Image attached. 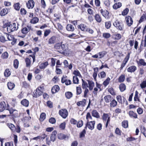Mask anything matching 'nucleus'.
<instances>
[{
    "label": "nucleus",
    "mask_w": 146,
    "mask_h": 146,
    "mask_svg": "<svg viewBox=\"0 0 146 146\" xmlns=\"http://www.w3.org/2000/svg\"><path fill=\"white\" fill-rule=\"evenodd\" d=\"M18 23L16 24L15 23H13L12 24L11 23H8L7 26L8 32L10 33L17 30L18 28Z\"/></svg>",
    "instance_id": "obj_1"
},
{
    "label": "nucleus",
    "mask_w": 146,
    "mask_h": 146,
    "mask_svg": "<svg viewBox=\"0 0 146 146\" xmlns=\"http://www.w3.org/2000/svg\"><path fill=\"white\" fill-rule=\"evenodd\" d=\"M113 25L118 30L121 31L123 29V24L122 22L121 21L116 20L114 22Z\"/></svg>",
    "instance_id": "obj_2"
},
{
    "label": "nucleus",
    "mask_w": 146,
    "mask_h": 146,
    "mask_svg": "<svg viewBox=\"0 0 146 146\" xmlns=\"http://www.w3.org/2000/svg\"><path fill=\"white\" fill-rule=\"evenodd\" d=\"M43 87H38L36 90V91L33 92V97L37 98L40 96L42 94V89Z\"/></svg>",
    "instance_id": "obj_3"
},
{
    "label": "nucleus",
    "mask_w": 146,
    "mask_h": 146,
    "mask_svg": "<svg viewBox=\"0 0 146 146\" xmlns=\"http://www.w3.org/2000/svg\"><path fill=\"white\" fill-rule=\"evenodd\" d=\"M95 124V122L94 121L90 122L88 121L86 124L85 129H87V127H88L89 129L92 130L94 128Z\"/></svg>",
    "instance_id": "obj_4"
},
{
    "label": "nucleus",
    "mask_w": 146,
    "mask_h": 146,
    "mask_svg": "<svg viewBox=\"0 0 146 146\" xmlns=\"http://www.w3.org/2000/svg\"><path fill=\"white\" fill-rule=\"evenodd\" d=\"M100 12L103 16L106 19H108L110 18L109 12L108 11L102 9L100 10Z\"/></svg>",
    "instance_id": "obj_5"
},
{
    "label": "nucleus",
    "mask_w": 146,
    "mask_h": 146,
    "mask_svg": "<svg viewBox=\"0 0 146 146\" xmlns=\"http://www.w3.org/2000/svg\"><path fill=\"white\" fill-rule=\"evenodd\" d=\"M59 115L64 118H66L68 115V112L67 110H60Z\"/></svg>",
    "instance_id": "obj_6"
},
{
    "label": "nucleus",
    "mask_w": 146,
    "mask_h": 146,
    "mask_svg": "<svg viewBox=\"0 0 146 146\" xmlns=\"http://www.w3.org/2000/svg\"><path fill=\"white\" fill-rule=\"evenodd\" d=\"M35 2L33 0H30L26 3L27 7L29 9H33L34 7Z\"/></svg>",
    "instance_id": "obj_7"
},
{
    "label": "nucleus",
    "mask_w": 146,
    "mask_h": 146,
    "mask_svg": "<svg viewBox=\"0 0 146 146\" xmlns=\"http://www.w3.org/2000/svg\"><path fill=\"white\" fill-rule=\"evenodd\" d=\"M57 37L55 36H53L50 38L48 40V44H53L57 42Z\"/></svg>",
    "instance_id": "obj_8"
},
{
    "label": "nucleus",
    "mask_w": 146,
    "mask_h": 146,
    "mask_svg": "<svg viewBox=\"0 0 146 146\" xmlns=\"http://www.w3.org/2000/svg\"><path fill=\"white\" fill-rule=\"evenodd\" d=\"M125 20L127 24L129 26H130L133 24V21L131 17L129 16L125 17Z\"/></svg>",
    "instance_id": "obj_9"
},
{
    "label": "nucleus",
    "mask_w": 146,
    "mask_h": 146,
    "mask_svg": "<svg viewBox=\"0 0 146 146\" xmlns=\"http://www.w3.org/2000/svg\"><path fill=\"white\" fill-rule=\"evenodd\" d=\"M117 100L118 102L121 104H122L123 101V102H125L126 104H127V102L125 99L123 97H122L121 96L119 95L116 97Z\"/></svg>",
    "instance_id": "obj_10"
},
{
    "label": "nucleus",
    "mask_w": 146,
    "mask_h": 146,
    "mask_svg": "<svg viewBox=\"0 0 146 146\" xmlns=\"http://www.w3.org/2000/svg\"><path fill=\"white\" fill-rule=\"evenodd\" d=\"M58 138L61 140L63 139L65 140L68 139V135H66L63 133H60L58 135Z\"/></svg>",
    "instance_id": "obj_11"
},
{
    "label": "nucleus",
    "mask_w": 146,
    "mask_h": 146,
    "mask_svg": "<svg viewBox=\"0 0 146 146\" xmlns=\"http://www.w3.org/2000/svg\"><path fill=\"white\" fill-rule=\"evenodd\" d=\"M31 27L30 26H28L26 27L23 28L21 30L22 33L24 34L27 33L29 31Z\"/></svg>",
    "instance_id": "obj_12"
},
{
    "label": "nucleus",
    "mask_w": 146,
    "mask_h": 146,
    "mask_svg": "<svg viewBox=\"0 0 146 146\" xmlns=\"http://www.w3.org/2000/svg\"><path fill=\"white\" fill-rule=\"evenodd\" d=\"M61 82L62 83H65L66 85L70 84L71 83V81L69 80H67L66 78L63 77L61 79Z\"/></svg>",
    "instance_id": "obj_13"
},
{
    "label": "nucleus",
    "mask_w": 146,
    "mask_h": 146,
    "mask_svg": "<svg viewBox=\"0 0 146 146\" xmlns=\"http://www.w3.org/2000/svg\"><path fill=\"white\" fill-rule=\"evenodd\" d=\"M60 90L59 86L58 85H55L52 88L51 91L53 94H54L58 92Z\"/></svg>",
    "instance_id": "obj_14"
},
{
    "label": "nucleus",
    "mask_w": 146,
    "mask_h": 146,
    "mask_svg": "<svg viewBox=\"0 0 146 146\" xmlns=\"http://www.w3.org/2000/svg\"><path fill=\"white\" fill-rule=\"evenodd\" d=\"M57 134V132L56 131H53L50 136V140L52 142L54 141L56 139V135Z\"/></svg>",
    "instance_id": "obj_15"
},
{
    "label": "nucleus",
    "mask_w": 146,
    "mask_h": 146,
    "mask_svg": "<svg viewBox=\"0 0 146 146\" xmlns=\"http://www.w3.org/2000/svg\"><path fill=\"white\" fill-rule=\"evenodd\" d=\"M88 82V84L89 86V90L90 91L92 90L93 88V87L95 86V84L94 82L90 80H87Z\"/></svg>",
    "instance_id": "obj_16"
},
{
    "label": "nucleus",
    "mask_w": 146,
    "mask_h": 146,
    "mask_svg": "<svg viewBox=\"0 0 146 146\" xmlns=\"http://www.w3.org/2000/svg\"><path fill=\"white\" fill-rule=\"evenodd\" d=\"M8 13L7 9L4 8L0 11V15L1 16H3L7 15Z\"/></svg>",
    "instance_id": "obj_17"
},
{
    "label": "nucleus",
    "mask_w": 146,
    "mask_h": 146,
    "mask_svg": "<svg viewBox=\"0 0 146 146\" xmlns=\"http://www.w3.org/2000/svg\"><path fill=\"white\" fill-rule=\"evenodd\" d=\"M113 36L114 39L115 40H119L121 37V36L120 34L116 33L114 34Z\"/></svg>",
    "instance_id": "obj_18"
},
{
    "label": "nucleus",
    "mask_w": 146,
    "mask_h": 146,
    "mask_svg": "<svg viewBox=\"0 0 146 146\" xmlns=\"http://www.w3.org/2000/svg\"><path fill=\"white\" fill-rule=\"evenodd\" d=\"M136 70V67L134 66H132L127 68V70L129 72H132L135 71Z\"/></svg>",
    "instance_id": "obj_19"
},
{
    "label": "nucleus",
    "mask_w": 146,
    "mask_h": 146,
    "mask_svg": "<svg viewBox=\"0 0 146 146\" xmlns=\"http://www.w3.org/2000/svg\"><path fill=\"white\" fill-rule=\"evenodd\" d=\"M66 29L67 31H73L74 30V28L73 26L70 24H68L67 25Z\"/></svg>",
    "instance_id": "obj_20"
},
{
    "label": "nucleus",
    "mask_w": 146,
    "mask_h": 146,
    "mask_svg": "<svg viewBox=\"0 0 146 146\" xmlns=\"http://www.w3.org/2000/svg\"><path fill=\"white\" fill-rule=\"evenodd\" d=\"M78 29H81L82 31H86L87 29L86 25L84 24H81L78 26Z\"/></svg>",
    "instance_id": "obj_21"
},
{
    "label": "nucleus",
    "mask_w": 146,
    "mask_h": 146,
    "mask_svg": "<svg viewBox=\"0 0 146 146\" xmlns=\"http://www.w3.org/2000/svg\"><path fill=\"white\" fill-rule=\"evenodd\" d=\"M21 104L23 106L27 107L29 105V102L26 99H24L21 102Z\"/></svg>",
    "instance_id": "obj_22"
},
{
    "label": "nucleus",
    "mask_w": 146,
    "mask_h": 146,
    "mask_svg": "<svg viewBox=\"0 0 146 146\" xmlns=\"http://www.w3.org/2000/svg\"><path fill=\"white\" fill-rule=\"evenodd\" d=\"M122 5L121 3V2H118L115 3L113 6V9H116L120 7Z\"/></svg>",
    "instance_id": "obj_23"
},
{
    "label": "nucleus",
    "mask_w": 146,
    "mask_h": 146,
    "mask_svg": "<svg viewBox=\"0 0 146 146\" xmlns=\"http://www.w3.org/2000/svg\"><path fill=\"white\" fill-rule=\"evenodd\" d=\"M104 99L106 103H108L111 102L112 98L111 96L108 95L104 97Z\"/></svg>",
    "instance_id": "obj_24"
},
{
    "label": "nucleus",
    "mask_w": 146,
    "mask_h": 146,
    "mask_svg": "<svg viewBox=\"0 0 146 146\" xmlns=\"http://www.w3.org/2000/svg\"><path fill=\"white\" fill-rule=\"evenodd\" d=\"M26 66L27 67H30L31 66V61L30 59L28 58H27L25 59Z\"/></svg>",
    "instance_id": "obj_25"
},
{
    "label": "nucleus",
    "mask_w": 146,
    "mask_h": 146,
    "mask_svg": "<svg viewBox=\"0 0 146 146\" xmlns=\"http://www.w3.org/2000/svg\"><path fill=\"white\" fill-rule=\"evenodd\" d=\"M92 115L94 117L97 118H99L100 115L99 113L96 110H93L92 112Z\"/></svg>",
    "instance_id": "obj_26"
},
{
    "label": "nucleus",
    "mask_w": 146,
    "mask_h": 146,
    "mask_svg": "<svg viewBox=\"0 0 146 146\" xmlns=\"http://www.w3.org/2000/svg\"><path fill=\"white\" fill-rule=\"evenodd\" d=\"M86 100L85 99L83 100L82 101L78 102L77 103V105L78 106H81L82 107L84 106L86 104Z\"/></svg>",
    "instance_id": "obj_27"
},
{
    "label": "nucleus",
    "mask_w": 146,
    "mask_h": 146,
    "mask_svg": "<svg viewBox=\"0 0 146 146\" xmlns=\"http://www.w3.org/2000/svg\"><path fill=\"white\" fill-rule=\"evenodd\" d=\"M15 84L11 82H8L7 86L8 88L10 90H12L15 87Z\"/></svg>",
    "instance_id": "obj_28"
},
{
    "label": "nucleus",
    "mask_w": 146,
    "mask_h": 146,
    "mask_svg": "<svg viewBox=\"0 0 146 146\" xmlns=\"http://www.w3.org/2000/svg\"><path fill=\"white\" fill-rule=\"evenodd\" d=\"M65 95L67 98L70 99L72 96L73 94L71 92H67L65 93Z\"/></svg>",
    "instance_id": "obj_29"
},
{
    "label": "nucleus",
    "mask_w": 146,
    "mask_h": 146,
    "mask_svg": "<svg viewBox=\"0 0 146 146\" xmlns=\"http://www.w3.org/2000/svg\"><path fill=\"white\" fill-rule=\"evenodd\" d=\"M119 88L121 92L124 91L126 89V86L124 84H121L119 86Z\"/></svg>",
    "instance_id": "obj_30"
},
{
    "label": "nucleus",
    "mask_w": 146,
    "mask_h": 146,
    "mask_svg": "<svg viewBox=\"0 0 146 146\" xmlns=\"http://www.w3.org/2000/svg\"><path fill=\"white\" fill-rule=\"evenodd\" d=\"M48 65V63L47 62H45L41 64L39 66V67L40 69H42L44 68Z\"/></svg>",
    "instance_id": "obj_31"
},
{
    "label": "nucleus",
    "mask_w": 146,
    "mask_h": 146,
    "mask_svg": "<svg viewBox=\"0 0 146 146\" xmlns=\"http://www.w3.org/2000/svg\"><path fill=\"white\" fill-rule=\"evenodd\" d=\"M7 126L12 131H13L15 129V126L13 124L11 123H8L7 124Z\"/></svg>",
    "instance_id": "obj_32"
},
{
    "label": "nucleus",
    "mask_w": 146,
    "mask_h": 146,
    "mask_svg": "<svg viewBox=\"0 0 146 146\" xmlns=\"http://www.w3.org/2000/svg\"><path fill=\"white\" fill-rule=\"evenodd\" d=\"M117 104L116 101L115 100H113L110 103V106L111 107H114Z\"/></svg>",
    "instance_id": "obj_33"
},
{
    "label": "nucleus",
    "mask_w": 146,
    "mask_h": 146,
    "mask_svg": "<svg viewBox=\"0 0 146 146\" xmlns=\"http://www.w3.org/2000/svg\"><path fill=\"white\" fill-rule=\"evenodd\" d=\"M129 114L131 117L135 118H136L137 117V114L134 113L133 111H130L129 112Z\"/></svg>",
    "instance_id": "obj_34"
},
{
    "label": "nucleus",
    "mask_w": 146,
    "mask_h": 146,
    "mask_svg": "<svg viewBox=\"0 0 146 146\" xmlns=\"http://www.w3.org/2000/svg\"><path fill=\"white\" fill-rule=\"evenodd\" d=\"M4 76L6 77L9 76L11 74V72L9 69H6L4 72Z\"/></svg>",
    "instance_id": "obj_35"
},
{
    "label": "nucleus",
    "mask_w": 146,
    "mask_h": 146,
    "mask_svg": "<svg viewBox=\"0 0 146 146\" xmlns=\"http://www.w3.org/2000/svg\"><path fill=\"white\" fill-rule=\"evenodd\" d=\"M122 125L125 128H127L128 127V122L127 121H124L122 122Z\"/></svg>",
    "instance_id": "obj_36"
},
{
    "label": "nucleus",
    "mask_w": 146,
    "mask_h": 146,
    "mask_svg": "<svg viewBox=\"0 0 146 146\" xmlns=\"http://www.w3.org/2000/svg\"><path fill=\"white\" fill-rule=\"evenodd\" d=\"M19 5L20 3H17L14 4L13 5L14 9L16 10L19 11L20 7Z\"/></svg>",
    "instance_id": "obj_37"
},
{
    "label": "nucleus",
    "mask_w": 146,
    "mask_h": 146,
    "mask_svg": "<svg viewBox=\"0 0 146 146\" xmlns=\"http://www.w3.org/2000/svg\"><path fill=\"white\" fill-rule=\"evenodd\" d=\"M73 82L74 84H78L79 83V79L76 76H73Z\"/></svg>",
    "instance_id": "obj_38"
},
{
    "label": "nucleus",
    "mask_w": 146,
    "mask_h": 146,
    "mask_svg": "<svg viewBox=\"0 0 146 146\" xmlns=\"http://www.w3.org/2000/svg\"><path fill=\"white\" fill-rule=\"evenodd\" d=\"M99 77H100L101 78H105L106 76L105 72L104 71H102L100 72L98 74Z\"/></svg>",
    "instance_id": "obj_39"
},
{
    "label": "nucleus",
    "mask_w": 146,
    "mask_h": 146,
    "mask_svg": "<svg viewBox=\"0 0 146 146\" xmlns=\"http://www.w3.org/2000/svg\"><path fill=\"white\" fill-rule=\"evenodd\" d=\"M98 54H99V58H101L104 57L106 54V52L104 51L100 52L98 53Z\"/></svg>",
    "instance_id": "obj_40"
},
{
    "label": "nucleus",
    "mask_w": 146,
    "mask_h": 146,
    "mask_svg": "<svg viewBox=\"0 0 146 146\" xmlns=\"http://www.w3.org/2000/svg\"><path fill=\"white\" fill-rule=\"evenodd\" d=\"M95 18L96 20L98 22L100 23L101 22V18L99 15L96 14L95 16Z\"/></svg>",
    "instance_id": "obj_41"
},
{
    "label": "nucleus",
    "mask_w": 146,
    "mask_h": 146,
    "mask_svg": "<svg viewBox=\"0 0 146 146\" xmlns=\"http://www.w3.org/2000/svg\"><path fill=\"white\" fill-rule=\"evenodd\" d=\"M73 74L75 75V76H78L79 77H81V75L80 72L78 70H74L73 72Z\"/></svg>",
    "instance_id": "obj_42"
},
{
    "label": "nucleus",
    "mask_w": 146,
    "mask_h": 146,
    "mask_svg": "<svg viewBox=\"0 0 146 146\" xmlns=\"http://www.w3.org/2000/svg\"><path fill=\"white\" fill-rule=\"evenodd\" d=\"M125 76L124 75H121L118 78V81L119 82H122L124 81Z\"/></svg>",
    "instance_id": "obj_43"
},
{
    "label": "nucleus",
    "mask_w": 146,
    "mask_h": 146,
    "mask_svg": "<svg viewBox=\"0 0 146 146\" xmlns=\"http://www.w3.org/2000/svg\"><path fill=\"white\" fill-rule=\"evenodd\" d=\"M46 114L45 113H42L40 115V120L41 121H42L45 118Z\"/></svg>",
    "instance_id": "obj_44"
},
{
    "label": "nucleus",
    "mask_w": 146,
    "mask_h": 146,
    "mask_svg": "<svg viewBox=\"0 0 146 146\" xmlns=\"http://www.w3.org/2000/svg\"><path fill=\"white\" fill-rule=\"evenodd\" d=\"M38 21V19L36 17L33 18L31 21V22L32 23L34 24L37 23Z\"/></svg>",
    "instance_id": "obj_45"
},
{
    "label": "nucleus",
    "mask_w": 146,
    "mask_h": 146,
    "mask_svg": "<svg viewBox=\"0 0 146 146\" xmlns=\"http://www.w3.org/2000/svg\"><path fill=\"white\" fill-rule=\"evenodd\" d=\"M110 78L108 77L105 80L103 83V85L105 86H106L109 83L110 80Z\"/></svg>",
    "instance_id": "obj_46"
},
{
    "label": "nucleus",
    "mask_w": 146,
    "mask_h": 146,
    "mask_svg": "<svg viewBox=\"0 0 146 146\" xmlns=\"http://www.w3.org/2000/svg\"><path fill=\"white\" fill-rule=\"evenodd\" d=\"M6 35L7 37V39L9 40H13L14 39L13 36L12 35H8L6 33Z\"/></svg>",
    "instance_id": "obj_47"
},
{
    "label": "nucleus",
    "mask_w": 146,
    "mask_h": 146,
    "mask_svg": "<svg viewBox=\"0 0 146 146\" xmlns=\"http://www.w3.org/2000/svg\"><path fill=\"white\" fill-rule=\"evenodd\" d=\"M140 86L141 88L143 89L146 87V81L145 80H144L140 84Z\"/></svg>",
    "instance_id": "obj_48"
},
{
    "label": "nucleus",
    "mask_w": 146,
    "mask_h": 146,
    "mask_svg": "<svg viewBox=\"0 0 146 146\" xmlns=\"http://www.w3.org/2000/svg\"><path fill=\"white\" fill-rule=\"evenodd\" d=\"M8 54L7 52H5L1 55V57L3 59L7 58L8 57Z\"/></svg>",
    "instance_id": "obj_49"
},
{
    "label": "nucleus",
    "mask_w": 146,
    "mask_h": 146,
    "mask_svg": "<svg viewBox=\"0 0 146 146\" xmlns=\"http://www.w3.org/2000/svg\"><path fill=\"white\" fill-rule=\"evenodd\" d=\"M19 64V61L17 59L15 60L14 61V66L16 68H17Z\"/></svg>",
    "instance_id": "obj_50"
},
{
    "label": "nucleus",
    "mask_w": 146,
    "mask_h": 146,
    "mask_svg": "<svg viewBox=\"0 0 146 146\" xmlns=\"http://www.w3.org/2000/svg\"><path fill=\"white\" fill-rule=\"evenodd\" d=\"M66 124V123L65 122H63L59 125L60 128L62 130L64 129L65 127Z\"/></svg>",
    "instance_id": "obj_51"
},
{
    "label": "nucleus",
    "mask_w": 146,
    "mask_h": 146,
    "mask_svg": "<svg viewBox=\"0 0 146 146\" xmlns=\"http://www.w3.org/2000/svg\"><path fill=\"white\" fill-rule=\"evenodd\" d=\"M139 62L141 65L146 66V62H145L144 60L143 59H140Z\"/></svg>",
    "instance_id": "obj_52"
},
{
    "label": "nucleus",
    "mask_w": 146,
    "mask_h": 146,
    "mask_svg": "<svg viewBox=\"0 0 146 146\" xmlns=\"http://www.w3.org/2000/svg\"><path fill=\"white\" fill-rule=\"evenodd\" d=\"M129 11V10L128 9V8H126L122 12V15L123 16L127 14Z\"/></svg>",
    "instance_id": "obj_53"
},
{
    "label": "nucleus",
    "mask_w": 146,
    "mask_h": 146,
    "mask_svg": "<svg viewBox=\"0 0 146 146\" xmlns=\"http://www.w3.org/2000/svg\"><path fill=\"white\" fill-rule=\"evenodd\" d=\"M23 83V86L25 88H27L29 87L30 85L28 83L25 82H23L22 83Z\"/></svg>",
    "instance_id": "obj_54"
},
{
    "label": "nucleus",
    "mask_w": 146,
    "mask_h": 146,
    "mask_svg": "<svg viewBox=\"0 0 146 146\" xmlns=\"http://www.w3.org/2000/svg\"><path fill=\"white\" fill-rule=\"evenodd\" d=\"M108 92L112 95H114L115 93L114 92V89L112 88H109L108 90Z\"/></svg>",
    "instance_id": "obj_55"
},
{
    "label": "nucleus",
    "mask_w": 146,
    "mask_h": 146,
    "mask_svg": "<svg viewBox=\"0 0 146 146\" xmlns=\"http://www.w3.org/2000/svg\"><path fill=\"white\" fill-rule=\"evenodd\" d=\"M111 26V23L110 21L106 22L105 23V26L107 29H109Z\"/></svg>",
    "instance_id": "obj_56"
},
{
    "label": "nucleus",
    "mask_w": 146,
    "mask_h": 146,
    "mask_svg": "<svg viewBox=\"0 0 146 146\" xmlns=\"http://www.w3.org/2000/svg\"><path fill=\"white\" fill-rule=\"evenodd\" d=\"M49 122L52 124H54L55 123L56 121L54 117H51L49 119Z\"/></svg>",
    "instance_id": "obj_57"
},
{
    "label": "nucleus",
    "mask_w": 146,
    "mask_h": 146,
    "mask_svg": "<svg viewBox=\"0 0 146 146\" xmlns=\"http://www.w3.org/2000/svg\"><path fill=\"white\" fill-rule=\"evenodd\" d=\"M103 36L106 38H109L110 36V34L108 33H104L103 34Z\"/></svg>",
    "instance_id": "obj_58"
},
{
    "label": "nucleus",
    "mask_w": 146,
    "mask_h": 146,
    "mask_svg": "<svg viewBox=\"0 0 146 146\" xmlns=\"http://www.w3.org/2000/svg\"><path fill=\"white\" fill-rule=\"evenodd\" d=\"M83 125V122L82 120L79 121L77 124V127H81Z\"/></svg>",
    "instance_id": "obj_59"
},
{
    "label": "nucleus",
    "mask_w": 146,
    "mask_h": 146,
    "mask_svg": "<svg viewBox=\"0 0 146 146\" xmlns=\"http://www.w3.org/2000/svg\"><path fill=\"white\" fill-rule=\"evenodd\" d=\"M77 94H80L82 92V90L81 87H77L76 88Z\"/></svg>",
    "instance_id": "obj_60"
},
{
    "label": "nucleus",
    "mask_w": 146,
    "mask_h": 146,
    "mask_svg": "<svg viewBox=\"0 0 146 146\" xmlns=\"http://www.w3.org/2000/svg\"><path fill=\"white\" fill-rule=\"evenodd\" d=\"M146 19V17L145 16V15H143L141 17L139 21V22L140 23L141 22H142L143 21L144 19Z\"/></svg>",
    "instance_id": "obj_61"
},
{
    "label": "nucleus",
    "mask_w": 146,
    "mask_h": 146,
    "mask_svg": "<svg viewBox=\"0 0 146 146\" xmlns=\"http://www.w3.org/2000/svg\"><path fill=\"white\" fill-rule=\"evenodd\" d=\"M136 139L132 137H129L126 139V140L127 141H131L135 140Z\"/></svg>",
    "instance_id": "obj_62"
},
{
    "label": "nucleus",
    "mask_w": 146,
    "mask_h": 146,
    "mask_svg": "<svg viewBox=\"0 0 146 146\" xmlns=\"http://www.w3.org/2000/svg\"><path fill=\"white\" fill-rule=\"evenodd\" d=\"M108 117V115L107 114L104 113L102 116L103 119L105 121H106Z\"/></svg>",
    "instance_id": "obj_63"
},
{
    "label": "nucleus",
    "mask_w": 146,
    "mask_h": 146,
    "mask_svg": "<svg viewBox=\"0 0 146 146\" xmlns=\"http://www.w3.org/2000/svg\"><path fill=\"white\" fill-rule=\"evenodd\" d=\"M141 132L143 133V135L146 137V133L145 132V129L144 127H141Z\"/></svg>",
    "instance_id": "obj_64"
}]
</instances>
